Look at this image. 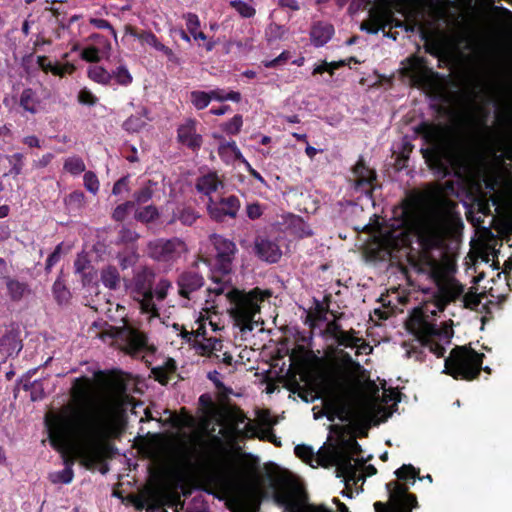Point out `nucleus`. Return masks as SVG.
<instances>
[{
  "instance_id": "nucleus-1",
  "label": "nucleus",
  "mask_w": 512,
  "mask_h": 512,
  "mask_svg": "<svg viewBox=\"0 0 512 512\" xmlns=\"http://www.w3.org/2000/svg\"><path fill=\"white\" fill-rule=\"evenodd\" d=\"M429 270L438 287V296L435 302L426 303L422 308L414 311L410 321V328L417 336L416 344H412L406 353L409 358L422 360L423 351L428 349L437 357L444 356L445 345L450 344L452 329L440 327L433 319L437 312L444 310L445 305L458 298L463 293V286L454 278L442 275L440 266L436 261L429 262Z\"/></svg>"
},
{
  "instance_id": "nucleus-2",
  "label": "nucleus",
  "mask_w": 512,
  "mask_h": 512,
  "mask_svg": "<svg viewBox=\"0 0 512 512\" xmlns=\"http://www.w3.org/2000/svg\"><path fill=\"white\" fill-rule=\"evenodd\" d=\"M382 395L374 382L368 383V395L355 399L354 381L342 376L331 384L324 399L328 419L342 422L370 423L385 415L384 404L398 401V392L382 387Z\"/></svg>"
},
{
  "instance_id": "nucleus-3",
  "label": "nucleus",
  "mask_w": 512,
  "mask_h": 512,
  "mask_svg": "<svg viewBox=\"0 0 512 512\" xmlns=\"http://www.w3.org/2000/svg\"><path fill=\"white\" fill-rule=\"evenodd\" d=\"M129 382V376L116 375L104 400L85 417L81 432L88 442L84 451L87 460L96 462L101 458L100 442L110 434L115 418L131 404Z\"/></svg>"
},
{
  "instance_id": "nucleus-4",
  "label": "nucleus",
  "mask_w": 512,
  "mask_h": 512,
  "mask_svg": "<svg viewBox=\"0 0 512 512\" xmlns=\"http://www.w3.org/2000/svg\"><path fill=\"white\" fill-rule=\"evenodd\" d=\"M455 207V202L437 190L433 192L429 202L418 211L414 229L418 241L425 250L444 247L454 220Z\"/></svg>"
},
{
  "instance_id": "nucleus-5",
  "label": "nucleus",
  "mask_w": 512,
  "mask_h": 512,
  "mask_svg": "<svg viewBox=\"0 0 512 512\" xmlns=\"http://www.w3.org/2000/svg\"><path fill=\"white\" fill-rule=\"evenodd\" d=\"M214 286L208 288L209 296L223 295L230 303L228 311L237 326L242 331H252L254 328V317L260 310V302L270 296L269 291H262L254 288L249 292L240 291L216 277H213Z\"/></svg>"
},
{
  "instance_id": "nucleus-6",
  "label": "nucleus",
  "mask_w": 512,
  "mask_h": 512,
  "mask_svg": "<svg viewBox=\"0 0 512 512\" xmlns=\"http://www.w3.org/2000/svg\"><path fill=\"white\" fill-rule=\"evenodd\" d=\"M483 357L473 349L456 347L445 359L444 372L455 379H474L482 369Z\"/></svg>"
},
{
  "instance_id": "nucleus-7",
  "label": "nucleus",
  "mask_w": 512,
  "mask_h": 512,
  "mask_svg": "<svg viewBox=\"0 0 512 512\" xmlns=\"http://www.w3.org/2000/svg\"><path fill=\"white\" fill-rule=\"evenodd\" d=\"M154 278V272L144 267L136 272L133 279V298L138 303L141 313L146 314L149 320L159 317L152 291Z\"/></svg>"
},
{
  "instance_id": "nucleus-8",
  "label": "nucleus",
  "mask_w": 512,
  "mask_h": 512,
  "mask_svg": "<svg viewBox=\"0 0 512 512\" xmlns=\"http://www.w3.org/2000/svg\"><path fill=\"white\" fill-rule=\"evenodd\" d=\"M117 334L123 349L133 357H145L144 354L153 353L155 350L149 345L146 335L128 322L118 328Z\"/></svg>"
},
{
  "instance_id": "nucleus-9",
  "label": "nucleus",
  "mask_w": 512,
  "mask_h": 512,
  "mask_svg": "<svg viewBox=\"0 0 512 512\" xmlns=\"http://www.w3.org/2000/svg\"><path fill=\"white\" fill-rule=\"evenodd\" d=\"M187 252L185 242L179 238L156 239L148 244L150 257L161 262H175Z\"/></svg>"
},
{
  "instance_id": "nucleus-10",
  "label": "nucleus",
  "mask_w": 512,
  "mask_h": 512,
  "mask_svg": "<svg viewBox=\"0 0 512 512\" xmlns=\"http://www.w3.org/2000/svg\"><path fill=\"white\" fill-rule=\"evenodd\" d=\"M387 26L402 27V22L396 20L393 13L384 8H373L369 12V18L361 24V30L367 33L376 34L379 30L384 32V36L396 40V35L385 32Z\"/></svg>"
},
{
  "instance_id": "nucleus-11",
  "label": "nucleus",
  "mask_w": 512,
  "mask_h": 512,
  "mask_svg": "<svg viewBox=\"0 0 512 512\" xmlns=\"http://www.w3.org/2000/svg\"><path fill=\"white\" fill-rule=\"evenodd\" d=\"M331 462L336 466V476L343 477L346 485L351 481L356 484L358 481H364V476L359 472V465L353 462V458L348 452L335 450L331 454Z\"/></svg>"
},
{
  "instance_id": "nucleus-12",
  "label": "nucleus",
  "mask_w": 512,
  "mask_h": 512,
  "mask_svg": "<svg viewBox=\"0 0 512 512\" xmlns=\"http://www.w3.org/2000/svg\"><path fill=\"white\" fill-rule=\"evenodd\" d=\"M211 241L216 249V259L214 267L223 276L231 272L232 260L236 252V245L234 242L219 236L213 235Z\"/></svg>"
},
{
  "instance_id": "nucleus-13",
  "label": "nucleus",
  "mask_w": 512,
  "mask_h": 512,
  "mask_svg": "<svg viewBox=\"0 0 512 512\" xmlns=\"http://www.w3.org/2000/svg\"><path fill=\"white\" fill-rule=\"evenodd\" d=\"M239 208L240 202L236 196L221 198L219 201L210 198L207 204L209 215L216 221H223L226 216L236 217Z\"/></svg>"
},
{
  "instance_id": "nucleus-14",
  "label": "nucleus",
  "mask_w": 512,
  "mask_h": 512,
  "mask_svg": "<svg viewBox=\"0 0 512 512\" xmlns=\"http://www.w3.org/2000/svg\"><path fill=\"white\" fill-rule=\"evenodd\" d=\"M355 189L366 195H371L376 180L375 171L365 166L364 161L360 159L353 168Z\"/></svg>"
},
{
  "instance_id": "nucleus-15",
  "label": "nucleus",
  "mask_w": 512,
  "mask_h": 512,
  "mask_svg": "<svg viewBox=\"0 0 512 512\" xmlns=\"http://www.w3.org/2000/svg\"><path fill=\"white\" fill-rule=\"evenodd\" d=\"M390 498L400 506V512H411L417 506L416 497L407 493V488L396 481L386 485Z\"/></svg>"
},
{
  "instance_id": "nucleus-16",
  "label": "nucleus",
  "mask_w": 512,
  "mask_h": 512,
  "mask_svg": "<svg viewBox=\"0 0 512 512\" xmlns=\"http://www.w3.org/2000/svg\"><path fill=\"white\" fill-rule=\"evenodd\" d=\"M177 284L179 294L182 297L189 299L194 292L204 285V278L196 271H184L179 275Z\"/></svg>"
},
{
  "instance_id": "nucleus-17",
  "label": "nucleus",
  "mask_w": 512,
  "mask_h": 512,
  "mask_svg": "<svg viewBox=\"0 0 512 512\" xmlns=\"http://www.w3.org/2000/svg\"><path fill=\"white\" fill-rule=\"evenodd\" d=\"M255 253L263 261L276 263L282 256V251L275 241L258 237L255 240Z\"/></svg>"
},
{
  "instance_id": "nucleus-18",
  "label": "nucleus",
  "mask_w": 512,
  "mask_h": 512,
  "mask_svg": "<svg viewBox=\"0 0 512 512\" xmlns=\"http://www.w3.org/2000/svg\"><path fill=\"white\" fill-rule=\"evenodd\" d=\"M152 121L150 111L145 106H140L135 114L129 116L122 124V128L128 133H138Z\"/></svg>"
},
{
  "instance_id": "nucleus-19",
  "label": "nucleus",
  "mask_w": 512,
  "mask_h": 512,
  "mask_svg": "<svg viewBox=\"0 0 512 512\" xmlns=\"http://www.w3.org/2000/svg\"><path fill=\"white\" fill-rule=\"evenodd\" d=\"M334 337L339 345L344 347L356 348L357 354H368L372 348L364 343L362 338L354 335V332H347L341 329H336Z\"/></svg>"
},
{
  "instance_id": "nucleus-20",
  "label": "nucleus",
  "mask_w": 512,
  "mask_h": 512,
  "mask_svg": "<svg viewBox=\"0 0 512 512\" xmlns=\"http://www.w3.org/2000/svg\"><path fill=\"white\" fill-rule=\"evenodd\" d=\"M22 349V341L19 331L15 329L8 330L0 339V353L5 357L17 355Z\"/></svg>"
},
{
  "instance_id": "nucleus-21",
  "label": "nucleus",
  "mask_w": 512,
  "mask_h": 512,
  "mask_svg": "<svg viewBox=\"0 0 512 512\" xmlns=\"http://www.w3.org/2000/svg\"><path fill=\"white\" fill-rule=\"evenodd\" d=\"M224 188L222 180L216 173H208L198 178L196 183V189L199 193H202L212 198L213 193H218Z\"/></svg>"
},
{
  "instance_id": "nucleus-22",
  "label": "nucleus",
  "mask_w": 512,
  "mask_h": 512,
  "mask_svg": "<svg viewBox=\"0 0 512 512\" xmlns=\"http://www.w3.org/2000/svg\"><path fill=\"white\" fill-rule=\"evenodd\" d=\"M196 122L194 120H187L178 129L179 141L188 146L189 148L196 149L201 145V136L196 133Z\"/></svg>"
},
{
  "instance_id": "nucleus-23",
  "label": "nucleus",
  "mask_w": 512,
  "mask_h": 512,
  "mask_svg": "<svg viewBox=\"0 0 512 512\" xmlns=\"http://www.w3.org/2000/svg\"><path fill=\"white\" fill-rule=\"evenodd\" d=\"M68 418H60L50 427V438L53 444H64L72 433Z\"/></svg>"
},
{
  "instance_id": "nucleus-24",
  "label": "nucleus",
  "mask_w": 512,
  "mask_h": 512,
  "mask_svg": "<svg viewBox=\"0 0 512 512\" xmlns=\"http://www.w3.org/2000/svg\"><path fill=\"white\" fill-rule=\"evenodd\" d=\"M333 33L334 28L331 24L318 22L311 29V41L316 47L323 46L331 39Z\"/></svg>"
},
{
  "instance_id": "nucleus-25",
  "label": "nucleus",
  "mask_w": 512,
  "mask_h": 512,
  "mask_svg": "<svg viewBox=\"0 0 512 512\" xmlns=\"http://www.w3.org/2000/svg\"><path fill=\"white\" fill-rule=\"evenodd\" d=\"M142 45H148L157 51L162 52L169 60H173L175 55L173 51L159 41L152 32H141L136 35Z\"/></svg>"
},
{
  "instance_id": "nucleus-26",
  "label": "nucleus",
  "mask_w": 512,
  "mask_h": 512,
  "mask_svg": "<svg viewBox=\"0 0 512 512\" xmlns=\"http://www.w3.org/2000/svg\"><path fill=\"white\" fill-rule=\"evenodd\" d=\"M37 64L44 72H51L53 75L61 77L64 76L66 73H72L75 69V67L69 63L65 65L52 63L46 56H38Z\"/></svg>"
},
{
  "instance_id": "nucleus-27",
  "label": "nucleus",
  "mask_w": 512,
  "mask_h": 512,
  "mask_svg": "<svg viewBox=\"0 0 512 512\" xmlns=\"http://www.w3.org/2000/svg\"><path fill=\"white\" fill-rule=\"evenodd\" d=\"M218 153L220 157L227 162L232 160H240L246 166H249L248 161L243 157L242 153L240 152L239 148L237 147L234 141L220 144L218 148Z\"/></svg>"
},
{
  "instance_id": "nucleus-28",
  "label": "nucleus",
  "mask_w": 512,
  "mask_h": 512,
  "mask_svg": "<svg viewBox=\"0 0 512 512\" xmlns=\"http://www.w3.org/2000/svg\"><path fill=\"white\" fill-rule=\"evenodd\" d=\"M20 106L31 114L37 113L39 100L32 89L28 88L22 91L20 96Z\"/></svg>"
},
{
  "instance_id": "nucleus-29",
  "label": "nucleus",
  "mask_w": 512,
  "mask_h": 512,
  "mask_svg": "<svg viewBox=\"0 0 512 512\" xmlns=\"http://www.w3.org/2000/svg\"><path fill=\"white\" fill-rule=\"evenodd\" d=\"M485 81L488 88L495 91L500 87L503 81L502 71L496 66L489 67L485 72Z\"/></svg>"
},
{
  "instance_id": "nucleus-30",
  "label": "nucleus",
  "mask_w": 512,
  "mask_h": 512,
  "mask_svg": "<svg viewBox=\"0 0 512 512\" xmlns=\"http://www.w3.org/2000/svg\"><path fill=\"white\" fill-rule=\"evenodd\" d=\"M101 281L105 287L116 289L120 283V275L115 267H107L101 272Z\"/></svg>"
},
{
  "instance_id": "nucleus-31",
  "label": "nucleus",
  "mask_w": 512,
  "mask_h": 512,
  "mask_svg": "<svg viewBox=\"0 0 512 512\" xmlns=\"http://www.w3.org/2000/svg\"><path fill=\"white\" fill-rule=\"evenodd\" d=\"M6 285L8 293L13 300H20L28 292L27 284L15 279L9 278Z\"/></svg>"
},
{
  "instance_id": "nucleus-32",
  "label": "nucleus",
  "mask_w": 512,
  "mask_h": 512,
  "mask_svg": "<svg viewBox=\"0 0 512 512\" xmlns=\"http://www.w3.org/2000/svg\"><path fill=\"white\" fill-rule=\"evenodd\" d=\"M156 186V183L148 181L143 187L134 193V204L147 203L153 197Z\"/></svg>"
},
{
  "instance_id": "nucleus-33",
  "label": "nucleus",
  "mask_w": 512,
  "mask_h": 512,
  "mask_svg": "<svg viewBox=\"0 0 512 512\" xmlns=\"http://www.w3.org/2000/svg\"><path fill=\"white\" fill-rule=\"evenodd\" d=\"M88 76L91 80L100 84H109L112 80L111 73L97 65L89 67Z\"/></svg>"
},
{
  "instance_id": "nucleus-34",
  "label": "nucleus",
  "mask_w": 512,
  "mask_h": 512,
  "mask_svg": "<svg viewBox=\"0 0 512 512\" xmlns=\"http://www.w3.org/2000/svg\"><path fill=\"white\" fill-rule=\"evenodd\" d=\"M229 4L243 18H252L256 14V9L242 0H231Z\"/></svg>"
},
{
  "instance_id": "nucleus-35",
  "label": "nucleus",
  "mask_w": 512,
  "mask_h": 512,
  "mask_svg": "<svg viewBox=\"0 0 512 512\" xmlns=\"http://www.w3.org/2000/svg\"><path fill=\"white\" fill-rule=\"evenodd\" d=\"M210 102L212 100L216 101H226L231 100L234 102H239L241 99V95L239 92L231 91V92H225L223 89H214L208 92Z\"/></svg>"
},
{
  "instance_id": "nucleus-36",
  "label": "nucleus",
  "mask_w": 512,
  "mask_h": 512,
  "mask_svg": "<svg viewBox=\"0 0 512 512\" xmlns=\"http://www.w3.org/2000/svg\"><path fill=\"white\" fill-rule=\"evenodd\" d=\"M422 129L423 137L427 143L435 147L440 145L442 134L438 127L432 125H424Z\"/></svg>"
},
{
  "instance_id": "nucleus-37",
  "label": "nucleus",
  "mask_w": 512,
  "mask_h": 512,
  "mask_svg": "<svg viewBox=\"0 0 512 512\" xmlns=\"http://www.w3.org/2000/svg\"><path fill=\"white\" fill-rule=\"evenodd\" d=\"M64 169L72 175H79L85 171V163L78 156H72L65 160Z\"/></svg>"
},
{
  "instance_id": "nucleus-38",
  "label": "nucleus",
  "mask_w": 512,
  "mask_h": 512,
  "mask_svg": "<svg viewBox=\"0 0 512 512\" xmlns=\"http://www.w3.org/2000/svg\"><path fill=\"white\" fill-rule=\"evenodd\" d=\"M73 470L71 466H66L63 470L49 474V480L54 483L69 484L73 480Z\"/></svg>"
},
{
  "instance_id": "nucleus-39",
  "label": "nucleus",
  "mask_w": 512,
  "mask_h": 512,
  "mask_svg": "<svg viewBox=\"0 0 512 512\" xmlns=\"http://www.w3.org/2000/svg\"><path fill=\"white\" fill-rule=\"evenodd\" d=\"M112 80L122 86H128L132 83L133 77L125 66H118L111 73Z\"/></svg>"
},
{
  "instance_id": "nucleus-40",
  "label": "nucleus",
  "mask_w": 512,
  "mask_h": 512,
  "mask_svg": "<svg viewBox=\"0 0 512 512\" xmlns=\"http://www.w3.org/2000/svg\"><path fill=\"white\" fill-rule=\"evenodd\" d=\"M259 418H260V421L261 423L264 425V426H267L268 428L264 429L261 431V435H258V437L260 439H267L275 444H277L276 442V437L275 435L272 433V430L270 429V427L274 424V422L271 420L270 416H269V413L268 412H262L260 415H259Z\"/></svg>"
},
{
  "instance_id": "nucleus-41",
  "label": "nucleus",
  "mask_w": 512,
  "mask_h": 512,
  "mask_svg": "<svg viewBox=\"0 0 512 512\" xmlns=\"http://www.w3.org/2000/svg\"><path fill=\"white\" fill-rule=\"evenodd\" d=\"M190 101L196 109L202 110L206 108L210 103L209 94L205 91H192L190 93Z\"/></svg>"
},
{
  "instance_id": "nucleus-42",
  "label": "nucleus",
  "mask_w": 512,
  "mask_h": 512,
  "mask_svg": "<svg viewBox=\"0 0 512 512\" xmlns=\"http://www.w3.org/2000/svg\"><path fill=\"white\" fill-rule=\"evenodd\" d=\"M157 217H158V210L153 205L145 206L144 208L137 211L135 214V218L138 221H141L144 223L151 222L154 219H156Z\"/></svg>"
},
{
  "instance_id": "nucleus-43",
  "label": "nucleus",
  "mask_w": 512,
  "mask_h": 512,
  "mask_svg": "<svg viewBox=\"0 0 512 512\" xmlns=\"http://www.w3.org/2000/svg\"><path fill=\"white\" fill-rule=\"evenodd\" d=\"M197 218L198 214L193 209L183 208L174 214L173 220L177 219L184 225H192Z\"/></svg>"
},
{
  "instance_id": "nucleus-44",
  "label": "nucleus",
  "mask_w": 512,
  "mask_h": 512,
  "mask_svg": "<svg viewBox=\"0 0 512 512\" xmlns=\"http://www.w3.org/2000/svg\"><path fill=\"white\" fill-rule=\"evenodd\" d=\"M286 34V29L284 26L278 24H270L265 32L266 39L268 42H273L276 40H281L284 38Z\"/></svg>"
},
{
  "instance_id": "nucleus-45",
  "label": "nucleus",
  "mask_w": 512,
  "mask_h": 512,
  "mask_svg": "<svg viewBox=\"0 0 512 512\" xmlns=\"http://www.w3.org/2000/svg\"><path fill=\"white\" fill-rule=\"evenodd\" d=\"M182 337L193 346L194 342H198L201 340V338L206 337V329L204 324L199 323L198 327L191 332L184 331L182 333Z\"/></svg>"
},
{
  "instance_id": "nucleus-46",
  "label": "nucleus",
  "mask_w": 512,
  "mask_h": 512,
  "mask_svg": "<svg viewBox=\"0 0 512 512\" xmlns=\"http://www.w3.org/2000/svg\"><path fill=\"white\" fill-rule=\"evenodd\" d=\"M53 294L58 303H66L70 298V292L60 280H56L53 285Z\"/></svg>"
},
{
  "instance_id": "nucleus-47",
  "label": "nucleus",
  "mask_w": 512,
  "mask_h": 512,
  "mask_svg": "<svg viewBox=\"0 0 512 512\" xmlns=\"http://www.w3.org/2000/svg\"><path fill=\"white\" fill-rule=\"evenodd\" d=\"M294 452L297 457H299L304 462L313 466L312 462L316 459L314 456V451L312 450L311 447L306 446V445H297L294 449Z\"/></svg>"
},
{
  "instance_id": "nucleus-48",
  "label": "nucleus",
  "mask_w": 512,
  "mask_h": 512,
  "mask_svg": "<svg viewBox=\"0 0 512 512\" xmlns=\"http://www.w3.org/2000/svg\"><path fill=\"white\" fill-rule=\"evenodd\" d=\"M213 340H217V338L203 337L200 341L194 342L193 348L200 354L211 357Z\"/></svg>"
},
{
  "instance_id": "nucleus-49",
  "label": "nucleus",
  "mask_w": 512,
  "mask_h": 512,
  "mask_svg": "<svg viewBox=\"0 0 512 512\" xmlns=\"http://www.w3.org/2000/svg\"><path fill=\"white\" fill-rule=\"evenodd\" d=\"M172 287V284L169 280L167 279H161L157 285H156V288H155V291L153 292L154 294V299L156 298V300L158 302H161L163 301L166 296H167V292L168 290Z\"/></svg>"
},
{
  "instance_id": "nucleus-50",
  "label": "nucleus",
  "mask_w": 512,
  "mask_h": 512,
  "mask_svg": "<svg viewBox=\"0 0 512 512\" xmlns=\"http://www.w3.org/2000/svg\"><path fill=\"white\" fill-rule=\"evenodd\" d=\"M84 186L85 188L93 193V194H96L99 190V181L96 177V175L91 172V171H88L84 174Z\"/></svg>"
},
{
  "instance_id": "nucleus-51",
  "label": "nucleus",
  "mask_w": 512,
  "mask_h": 512,
  "mask_svg": "<svg viewBox=\"0 0 512 512\" xmlns=\"http://www.w3.org/2000/svg\"><path fill=\"white\" fill-rule=\"evenodd\" d=\"M85 195L81 191H74L66 198V204L72 208H81L84 204Z\"/></svg>"
},
{
  "instance_id": "nucleus-52",
  "label": "nucleus",
  "mask_w": 512,
  "mask_h": 512,
  "mask_svg": "<svg viewBox=\"0 0 512 512\" xmlns=\"http://www.w3.org/2000/svg\"><path fill=\"white\" fill-rule=\"evenodd\" d=\"M243 124L242 116L235 115L230 121H228L224 126V131L228 134L235 135L237 134Z\"/></svg>"
},
{
  "instance_id": "nucleus-53",
  "label": "nucleus",
  "mask_w": 512,
  "mask_h": 512,
  "mask_svg": "<svg viewBox=\"0 0 512 512\" xmlns=\"http://www.w3.org/2000/svg\"><path fill=\"white\" fill-rule=\"evenodd\" d=\"M133 206L134 202L132 201H127L121 205H118L113 211V219L116 221H123L126 218L129 209Z\"/></svg>"
},
{
  "instance_id": "nucleus-54",
  "label": "nucleus",
  "mask_w": 512,
  "mask_h": 512,
  "mask_svg": "<svg viewBox=\"0 0 512 512\" xmlns=\"http://www.w3.org/2000/svg\"><path fill=\"white\" fill-rule=\"evenodd\" d=\"M139 238V235L127 227H122L119 231L118 241L121 243H134Z\"/></svg>"
},
{
  "instance_id": "nucleus-55",
  "label": "nucleus",
  "mask_w": 512,
  "mask_h": 512,
  "mask_svg": "<svg viewBox=\"0 0 512 512\" xmlns=\"http://www.w3.org/2000/svg\"><path fill=\"white\" fill-rule=\"evenodd\" d=\"M78 101L81 104L93 106L97 103V97L88 89L83 88L78 94Z\"/></svg>"
},
{
  "instance_id": "nucleus-56",
  "label": "nucleus",
  "mask_w": 512,
  "mask_h": 512,
  "mask_svg": "<svg viewBox=\"0 0 512 512\" xmlns=\"http://www.w3.org/2000/svg\"><path fill=\"white\" fill-rule=\"evenodd\" d=\"M345 65L344 61H338V62H323L321 65H318L314 68L313 74H321L325 71L333 73L335 69H338L339 67Z\"/></svg>"
},
{
  "instance_id": "nucleus-57",
  "label": "nucleus",
  "mask_w": 512,
  "mask_h": 512,
  "mask_svg": "<svg viewBox=\"0 0 512 512\" xmlns=\"http://www.w3.org/2000/svg\"><path fill=\"white\" fill-rule=\"evenodd\" d=\"M274 500L278 505L290 507L291 506V496L284 489H276L274 494Z\"/></svg>"
},
{
  "instance_id": "nucleus-58",
  "label": "nucleus",
  "mask_w": 512,
  "mask_h": 512,
  "mask_svg": "<svg viewBox=\"0 0 512 512\" xmlns=\"http://www.w3.org/2000/svg\"><path fill=\"white\" fill-rule=\"evenodd\" d=\"M196 446H198L199 449L197 447L191 449L189 451V458L200 457L201 454L209 448V443L204 438L198 437L196 439Z\"/></svg>"
},
{
  "instance_id": "nucleus-59",
  "label": "nucleus",
  "mask_w": 512,
  "mask_h": 512,
  "mask_svg": "<svg viewBox=\"0 0 512 512\" xmlns=\"http://www.w3.org/2000/svg\"><path fill=\"white\" fill-rule=\"evenodd\" d=\"M395 473L399 479L415 478L418 474L412 465H403Z\"/></svg>"
},
{
  "instance_id": "nucleus-60",
  "label": "nucleus",
  "mask_w": 512,
  "mask_h": 512,
  "mask_svg": "<svg viewBox=\"0 0 512 512\" xmlns=\"http://www.w3.org/2000/svg\"><path fill=\"white\" fill-rule=\"evenodd\" d=\"M8 159H9V163L12 165L11 173H13L15 175H19L22 170L23 155L21 153H15V154L9 156Z\"/></svg>"
},
{
  "instance_id": "nucleus-61",
  "label": "nucleus",
  "mask_w": 512,
  "mask_h": 512,
  "mask_svg": "<svg viewBox=\"0 0 512 512\" xmlns=\"http://www.w3.org/2000/svg\"><path fill=\"white\" fill-rule=\"evenodd\" d=\"M81 56L89 62H98L100 60L99 50L96 47H87L83 49Z\"/></svg>"
},
{
  "instance_id": "nucleus-62",
  "label": "nucleus",
  "mask_w": 512,
  "mask_h": 512,
  "mask_svg": "<svg viewBox=\"0 0 512 512\" xmlns=\"http://www.w3.org/2000/svg\"><path fill=\"white\" fill-rule=\"evenodd\" d=\"M118 259H119L120 266L123 269H127L128 267L135 264V262L137 260V255L135 252H131L128 255L118 254Z\"/></svg>"
},
{
  "instance_id": "nucleus-63",
  "label": "nucleus",
  "mask_w": 512,
  "mask_h": 512,
  "mask_svg": "<svg viewBox=\"0 0 512 512\" xmlns=\"http://www.w3.org/2000/svg\"><path fill=\"white\" fill-rule=\"evenodd\" d=\"M247 216L252 219H258L263 213V209L259 203H250L246 207Z\"/></svg>"
},
{
  "instance_id": "nucleus-64",
  "label": "nucleus",
  "mask_w": 512,
  "mask_h": 512,
  "mask_svg": "<svg viewBox=\"0 0 512 512\" xmlns=\"http://www.w3.org/2000/svg\"><path fill=\"white\" fill-rule=\"evenodd\" d=\"M184 18L186 20V26L188 31L191 34H194V32L198 29L200 25L198 16L196 14L188 13L184 16Z\"/></svg>"
}]
</instances>
